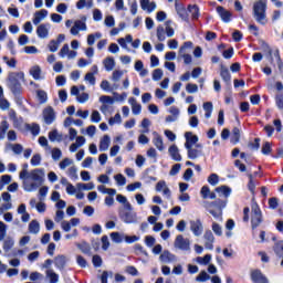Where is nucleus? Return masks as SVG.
I'll list each match as a JSON object with an SVG mask.
<instances>
[{
    "label": "nucleus",
    "instance_id": "obj_4",
    "mask_svg": "<svg viewBox=\"0 0 283 283\" xmlns=\"http://www.w3.org/2000/svg\"><path fill=\"white\" fill-rule=\"evenodd\" d=\"M224 207H227V201L220 199L212 202H206L207 211L214 218V220H218V222H222V209H224Z\"/></svg>",
    "mask_w": 283,
    "mask_h": 283
},
{
    "label": "nucleus",
    "instance_id": "obj_30",
    "mask_svg": "<svg viewBox=\"0 0 283 283\" xmlns=\"http://www.w3.org/2000/svg\"><path fill=\"white\" fill-rule=\"evenodd\" d=\"M112 144V138L109 135H104L99 142V151H107L109 149V145Z\"/></svg>",
    "mask_w": 283,
    "mask_h": 283
},
{
    "label": "nucleus",
    "instance_id": "obj_41",
    "mask_svg": "<svg viewBox=\"0 0 283 283\" xmlns=\"http://www.w3.org/2000/svg\"><path fill=\"white\" fill-rule=\"evenodd\" d=\"M49 139L51 143H61V140H63V135L59 134V130H52L49 133Z\"/></svg>",
    "mask_w": 283,
    "mask_h": 283
},
{
    "label": "nucleus",
    "instance_id": "obj_19",
    "mask_svg": "<svg viewBox=\"0 0 283 283\" xmlns=\"http://www.w3.org/2000/svg\"><path fill=\"white\" fill-rule=\"evenodd\" d=\"M168 154L176 163L182 161V156L180 155V149H178V146L171 145L168 149Z\"/></svg>",
    "mask_w": 283,
    "mask_h": 283
},
{
    "label": "nucleus",
    "instance_id": "obj_7",
    "mask_svg": "<svg viewBox=\"0 0 283 283\" xmlns=\"http://www.w3.org/2000/svg\"><path fill=\"white\" fill-rule=\"evenodd\" d=\"M99 103H102L99 111L102 114H104V116H107V114H112V112H114V108L112 107V105H114V97L102 95L99 97Z\"/></svg>",
    "mask_w": 283,
    "mask_h": 283
},
{
    "label": "nucleus",
    "instance_id": "obj_50",
    "mask_svg": "<svg viewBox=\"0 0 283 283\" xmlns=\"http://www.w3.org/2000/svg\"><path fill=\"white\" fill-rule=\"evenodd\" d=\"M231 143H232L233 145H238V143H240V128L234 127V128L232 129Z\"/></svg>",
    "mask_w": 283,
    "mask_h": 283
},
{
    "label": "nucleus",
    "instance_id": "obj_35",
    "mask_svg": "<svg viewBox=\"0 0 283 283\" xmlns=\"http://www.w3.org/2000/svg\"><path fill=\"white\" fill-rule=\"evenodd\" d=\"M41 231V224L36 220H32L29 223V232L36 235Z\"/></svg>",
    "mask_w": 283,
    "mask_h": 283
},
{
    "label": "nucleus",
    "instance_id": "obj_55",
    "mask_svg": "<svg viewBox=\"0 0 283 283\" xmlns=\"http://www.w3.org/2000/svg\"><path fill=\"white\" fill-rule=\"evenodd\" d=\"M165 34H166L165 27L158 25L157 27V39H158V41H165V39H167V36H165Z\"/></svg>",
    "mask_w": 283,
    "mask_h": 283
},
{
    "label": "nucleus",
    "instance_id": "obj_49",
    "mask_svg": "<svg viewBox=\"0 0 283 283\" xmlns=\"http://www.w3.org/2000/svg\"><path fill=\"white\" fill-rule=\"evenodd\" d=\"M84 81H85L86 85H91L92 87H94V85H96V76L93 75V73H86L84 76Z\"/></svg>",
    "mask_w": 283,
    "mask_h": 283
},
{
    "label": "nucleus",
    "instance_id": "obj_11",
    "mask_svg": "<svg viewBox=\"0 0 283 283\" xmlns=\"http://www.w3.org/2000/svg\"><path fill=\"white\" fill-rule=\"evenodd\" d=\"M252 229H258L260 224H262V210H260V207L258 205L252 206Z\"/></svg>",
    "mask_w": 283,
    "mask_h": 283
},
{
    "label": "nucleus",
    "instance_id": "obj_21",
    "mask_svg": "<svg viewBox=\"0 0 283 283\" xmlns=\"http://www.w3.org/2000/svg\"><path fill=\"white\" fill-rule=\"evenodd\" d=\"M142 10H145L148 12V14H151L154 10H156V2H150L149 0H139Z\"/></svg>",
    "mask_w": 283,
    "mask_h": 283
},
{
    "label": "nucleus",
    "instance_id": "obj_22",
    "mask_svg": "<svg viewBox=\"0 0 283 283\" xmlns=\"http://www.w3.org/2000/svg\"><path fill=\"white\" fill-rule=\"evenodd\" d=\"M142 10H145L148 12V14H151L154 10H156V2H150L149 0H139Z\"/></svg>",
    "mask_w": 283,
    "mask_h": 283
},
{
    "label": "nucleus",
    "instance_id": "obj_1",
    "mask_svg": "<svg viewBox=\"0 0 283 283\" xmlns=\"http://www.w3.org/2000/svg\"><path fill=\"white\" fill-rule=\"evenodd\" d=\"M29 165L23 164L22 170L19 174V179L22 180V187L28 193L36 191L39 187L45 182V169L35 168L31 171L28 170Z\"/></svg>",
    "mask_w": 283,
    "mask_h": 283
},
{
    "label": "nucleus",
    "instance_id": "obj_25",
    "mask_svg": "<svg viewBox=\"0 0 283 283\" xmlns=\"http://www.w3.org/2000/svg\"><path fill=\"white\" fill-rule=\"evenodd\" d=\"M220 76L222 81L226 83V85H231V72H229V69H227V66L221 65Z\"/></svg>",
    "mask_w": 283,
    "mask_h": 283
},
{
    "label": "nucleus",
    "instance_id": "obj_24",
    "mask_svg": "<svg viewBox=\"0 0 283 283\" xmlns=\"http://www.w3.org/2000/svg\"><path fill=\"white\" fill-rule=\"evenodd\" d=\"M66 264H67V256L63 254L55 256L54 265L56 269H59V271H63Z\"/></svg>",
    "mask_w": 283,
    "mask_h": 283
},
{
    "label": "nucleus",
    "instance_id": "obj_33",
    "mask_svg": "<svg viewBox=\"0 0 283 283\" xmlns=\"http://www.w3.org/2000/svg\"><path fill=\"white\" fill-rule=\"evenodd\" d=\"M103 65L106 70V72H112V70H114V67H116V61H114V57H106L103 61Z\"/></svg>",
    "mask_w": 283,
    "mask_h": 283
},
{
    "label": "nucleus",
    "instance_id": "obj_10",
    "mask_svg": "<svg viewBox=\"0 0 283 283\" xmlns=\"http://www.w3.org/2000/svg\"><path fill=\"white\" fill-rule=\"evenodd\" d=\"M155 191H157V193H163L164 198L167 200H171V189H169V186H167V181H158L156 184Z\"/></svg>",
    "mask_w": 283,
    "mask_h": 283
},
{
    "label": "nucleus",
    "instance_id": "obj_51",
    "mask_svg": "<svg viewBox=\"0 0 283 283\" xmlns=\"http://www.w3.org/2000/svg\"><path fill=\"white\" fill-rule=\"evenodd\" d=\"M165 30H166V35L171 39V36H174V34H176V31L174 30V28H171V20H167L165 22Z\"/></svg>",
    "mask_w": 283,
    "mask_h": 283
},
{
    "label": "nucleus",
    "instance_id": "obj_46",
    "mask_svg": "<svg viewBox=\"0 0 283 283\" xmlns=\"http://www.w3.org/2000/svg\"><path fill=\"white\" fill-rule=\"evenodd\" d=\"M123 123V117H120L119 113H116L114 117L108 119V125L114 127V125H120Z\"/></svg>",
    "mask_w": 283,
    "mask_h": 283
},
{
    "label": "nucleus",
    "instance_id": "obj_36",
    "mask_svg": "<svg viewBox=\"0 0 283 283\" xmlns=\"http://www.w3.org/2000/svg\"><path fill=\"white\" fill-rule=\"evenodd\" d=\"M111 240L115 242V244H120L125 241V233L112 232Z\"/></svg>",
    "mask_w": 283,
    "mask_h": 283
},
{
    "label": "nucleus",
    "instance_id": "obj_12",
    "mask_svg": "<svg viewBox=\"0 0 283 283\" xmlns=\"http://www.w3.org/2000/svg\"><path fill=\"white\" fill-rule=\"evenodd\" d=\"M42 116L45 125H52L56 120V112L52 106H48L42 111Z\"/></svg>",
    "mask_w": 283,
    "mask_h": 283
},
{
    "label": "nucleus",
    "instance_id": "obj_58",
    "mask_svg": "<svg viewBox=\"0 0 283 283\" xmlns=\"http://www.w3.org/2000/svg\"><path fill=\"white\" fill-rule=\"evenodd\" d=\"M249 184L248 189L251 193H255V181L253 180V174H248Z\"/></svg>",
    "mask_w": 283,
    "mask_h": 283
},
{
    "label": "nucleus",
    "instance_id": "obj_18",
    "mask_svg": "<svg viewBox=\"0 0 283 283\" xmlns=\"http://www.w3.org/2000/svg\"><path fill=\"white\" fill-rule=\"evenodd\" d=\"M159 260L163 264H171V262H176V254L171 253L169 250H165L160 254Z\"/></svg>",
    "mask_w": 283,
    "mask_h": 283
},
{
    "label": "nucleus",
    "instance_id": "obj_34",
    "mask_svg": "<svg viewBox=\"0 0 283 283\" xmlns=\"http://www.w3.org/2000/svg\"><path fill=\"white\" fill-rule=\"evenodd\" d=\"M103 92H114V90H118V85L114 84L113 86L109 85V81L103 80L99 85Z\"/></svg>",
    "mask_w": 283,
    "mask_h": 283
},
{
    "label": "nucleus",
    "instance_id": "obj_57",
    "mask_svg": "<svg viewBox=\"0 0 283 283\" xmlns=\"http://www.w3.org/2000/svg\"><path fill=\"white\" fill-rule=\"evenodd\" d=\"M274 252L279 258H283V241H279L274 245Z\"/></svg>",
    "mask_w": 283,
    "mask_h": 283
},
{
    "label": "nucleus",
    "instance_id": "obj_37",
    "mask_svg": "<svg viewBox=\"0 0 283 283\" xmlns=\"http://www.w3.org/2000/svg\"><path fill=\"white\" fill-rule=\"evenodd\" d=\"M8 129H10V124L8 120H2L0 123V140L6 139V134H8Z\"/></svg>",
    "mask_w": 283,
    "mask_h": 283
},
{
    "label": "nucleus",
    "instance_id": "obj_48",
    "mask_svg": "<svg viewBox=\"0 0 283 283\" xmlns=\"http://www.w3.org/2000/svg\"><path fill=\"white\" fill-rule=\"evenodd\" d=\"M27 129L31 132L32 136H39V134H41V126H39V124H28Z\"/></svg>",
    "mask_w": 283,
    "mask_h": 283
},
{
    "label": "nucleus",
    "instance_id": "obj_17",
    "mask_svg": "<svg viewBox=\"0 0 283 283\" xmlns=\"http://www.w3.org/2000/svg\"><path fill=\"white\" fill-rule=\"evenodd\" d=\"M251 280L253 283H269V279H266L260 270H254L251 272Z\"/></svg>",
    "mask_w": 283,
    "mask_h": 283
},
{
    "label": "nucleus",
    "instance_id": "obj_63",
    "mask_svg": "<svg viewBox=\"0 0 283 283\" xmlns=\"http://www.w3.org/2000/svg\"><path fill=\"white\" fill-rule=\"evenodd\" d=\"M186 92L188 94H197V92H198V84L188 83L186 85Z\"/></svg>",
    "mask_w": 283,
    "mask_h": 283
},
{
    "label": "nucleus",
    "instance_id": "obj_56",
    "mask_svg": "<svg viewBox=\"0 0 283 283\" xmlns=\"http://www.w3.org/2000/svg\"><path fill=\"white\" fill-rule=\"evenodd\" d=\"M10 147H11L13 154H15V156H20V154H23V145L11 144Z\"/></svg>",
    "mask_w": 283,
    "mask_h": 283
},
{
    "label": "nucleus",
    "instance_id": "obj_15",
    "mask_svg": "<svg viewBox=\"0 0 283 283\" xmlns=\"http://www.w3.org/2000/svg\"><path fill=\"white\" fill-rule=\"evenodd\" d=\"M203 240H206L205 248L208 251H213V242H216V237H213V232H211V230H207L205 232Z\"/></svg>",
    "mask_w": 283,
    "mask_h": 283
},
{
    "label": "nucleus",
    "instance_id": "obj_28",
    "mask_svg": "<svg viewBox=\"0 0 283 283\" xmlns=\"http://www.w3.org/2000/svg\"><path fill=\"white\" fill-rule=\"evenodd\" d=\"M175 8L178 17H180L182 21H189V11H187V9H185L181 4H176Z\"/></svg>",
    "mask_w": 283,
    "mask_h": 283
},
{
    "label": "nucleus",
    "instance_id": "obj_43",
    "mask_svg": "<svg viewBox=\"0 0 283 283\" xmlns=\"http://www.w3.org/2000/svg\"><path fill=\"white\" fill-rule=\"evenodd\" d=\"M36 98L41 105H44V103H48V92H45L43 90H38Z\"/></svg>",
    "mask_w": 283,
    "mask_h": 283
},
{
    "label": "nucleus",
    "instance_id": "obj_47",
    "mask_svg": "<svg viewBox=\"0 0 283 283\" xmlns=\"http://www.w3.org/2000/svg\"><path fill=\"white\" fill-rule=\"evenodd\" d=\"M188 12L191 14L192 19H198L200 15V9H198V6L196 4H189Z\"/></svg>",
    "mask_w": 283,
    "mask_h": 283
},
{
    "label": "nucleus",
    "instance_id": "obj_39",
    "mask_svg": "<svg viewBox=\"0 0 283 283\" xmlns=\"http://www.w3.org/2000/svg\"><path fill=\"white\" fill-rule=\"evenodd\" d=\"M12 247H14V239H12L11 237H7L3 241V251L8 253L12 250Z\"/></svg>",
    "mask_w": 283,
    "mask_h": 283
},
{
    "label": "nucleus",
    "instance_id": "obj_59",
    "mask_svg": "<svg viewBox=\"0 0 283 283\" xmlns=\"http://www.w3.org/2000/svg\"><path fill=\"white\" fill-rule=\"evenodd\" d=\"M208 182L209 185H211L212 187H216V185H218V182H220V177L218 176V174H211L208 177Z\"/></svg>",
    "mask_w": 283,
    "mask_h": 283
},
{
    "label": "nucleus",
    "instance_id": "obj_44",
    "mask_svg": "<svg viewBox=\"0 0 283 283\" xmlns=\"http://www.w3.org/2000/svg\"><path fill=\"white\" fill-rule=\"evenodd\" d=\"M216 192L220 193V196H224V198H229V196H231V188L227 186L217 187Z\"/></svg>",
    "mask_w": 283,
    "mask_h": 283
},
{
    "label": "nucleus",
    "instance_id": "obj_5",
    "mask_svg": "<svg viewBox=\"0 0 283 283\" xmlns=\"http://www.w3.org/2000/svg\"><path fill=\"white\" fill-rule=\"evenodd\" d=\"M174 247L177 251H184L185 253H191V240L185 238L182 234H178L174 241Z\"/></svg>",
    "mask_w": 283,
    "mask_h": 283
},
{
    "label": "nucleus",
    "instance_id": "obj_32",
    "mask_svg": "<svg viewBox=\"0 0 283 283\" xmlns=\"http://www.w3.org/2000/svg\"><path fill=\"white\" fill-rule=\"evenodd\" d=\"M188 151V158L190 160H196V158H200V156H202V150L198 149V148H193V146L186 148Z\"/></svg>",
    "mask_w": 283,
    "mask_h": 283
},
{
    "label": "nucleus",
    "instance_id": "obj_20",
    "mask_svg": "<svg viewBox=\"0 0 283 283\" xmlns=\"http://www.w3.org/2000/svg\"><path fill=\"white\" fill-rule=\"evenodd\" d=\"M217 13L219 14L223 23H231V13L223 7H217Z\"/></svg>",
    "mask_w": 283,
    "mask_h": 283
},
{
    "label": "nucleus",
    "instance_id": "obj_3",
    "mask_svg": "<svg viewBox=\"0 0 283 283\" xmlns=\"http://www.w3.org/2000/svg\"><path fill=\"white\" fill-rule=\"evenodd\" d=\"M253 18L260 25H266L269 19L266 18V0H259L254 2L252 8Z\"/></svg>",
    "mask_w": 283,
    "mask_h": 283
},
{
    "label": "nucleus",
    "instance_id": "obj_16",
    "mask_svg": "<svg viewBox=\"0 0 283 283\" xmlns=\"http://www.w3.org/2000/svg\"><path fill=\"white\" fill-rule=\"evenodd\" d=\"M50 23H42L36 28V35L39 39H48L50 36Z\"/></svg>",
    "mask_w": 283,
    "mask_h": 283
},
{
    "label": "nucleus",
    "instance_id": "obj_45",
    "mask_svg": "<svg viewBox=\"0 0 283 283\" xmlns=\"http://www.w3.org/2000/svg\"><path fill=\"white\" fill-rule=\"evenodd\" d=\"M66 175L71 180H76L78 178V169L76 166H72L67 169Z\"/></svg>",
    "mask_w": 283,
    "mask_h": 283
},
{
    "label": "nucleus",
    "instance_id": "obj_23",
    "mask_svg": "<svg viewBox=\"0 0 283 283\" xmlns=\"http://www.w3.org/2000/svg\"><path fill=\"white\" fill-rule=\"evenodd\" d=\"M153 144L156 146L158 151H165V143L163 142V137L156 132L153 133Z\"/></svg>",
    "mask_w": 283,
    "mask_h": 283
},
{
    "label": "nucleus",
    "instance_id": "obj_9",
    "mask_svg": "<svg viewBox=\"0 0 283 283\" xmlns=\"http://www.w3.org/2000/svg\"><path fill=\"white\" fill-rule=\"evenodd\" d=\"M189 227L195 238H200V235L205 233V226L202 224V220L200 219L190 220Z\"/></svg>",
    "mask_w": 283,
    "mask_h": 283
},
{
    "label": "nucleus",
    "instance_id": "obj_8",
    "mask_svg": "<svg viewBox=\"0 0 283 283\" xmlns=\"http://www.w3.org/2000/svg\"><path fill=\"white\" fill-rule=\"evenodd\" d=\"M87 17L82 15L80 20H75L70 32L73 36H78V32H87Z\"/></svg>",
    "mask_w": 283,
    "mask_h": 283
},
{
    "label": "nucleus",
    "instance_id": "obj_53",
    "mask_svg": "<svg viewBox=\"0 0 283 283\" xmlns=\"http://www.w3.org/2000/svg\"><path fill=\"white\" fill-rule=\"evenodd\" d=\"M197 262L198 264H202L203 266H207V264L211 262V254H206L205 256H198Z\"/></svg>",
    "mask_w": 283,
    "mask_h": 283
},
{
    "label": "nucleus",
    "instance_id": "obj_29",
    "mask_svg": "<svg viewBox=\"0 0 283 283\" xmlns=\"http://www.w3.org/2000/svg\"><path fill=\"white\" fill-rule=\"evenodd\" d=\"M29 74L30 76H32V78H34V81H41V78H43V76H41L42 71H41V66L39 65H34L29 70Z\"/></svg>",
    "mask_w": 283,
    "mask_h": 283
},
{
    "label": "nucleus",
    "instance_id": "obj_60",
    "mask_svg": "<svg viewBox=\"0 0 283 283\" xmlns=\"http://www.w3.org/2000/svg\"><path fill=\"white\" fill-rule=\"evenodd\" d=\"M74 161L70 158H64L62 161H60L59 167L60 169H62V171H64V169H67V167H70V165H72Z\"/></svg>",
    "mask_w": 283,
    "mask_h": 283
},
{
    "label": "nucleus",
    "instance_id": "obj_27",
    "mask_svg": "<svg viewBox=\"0 0 283 283\" xmlns=\"http://www.w3.org/2000/svg\"><path fill=\"white\" fill-rule=\"evenodd\" d=\"M201 198H203V200L210 199V200H216V192H211V189L209 188V186H203L201 188Z\"/></svg>",
    "mask_w": 283,
    "mask_h": 283
},
{
    "label": "nucleus",
    "instance_id": "obj_61",
    "mask_svg": "<svg viewBox=\"0 0 283 283\" xmlns=\"http://www.w3.org/2000/svg\"><path fill=\"white\" fill-rule=\"evenodd\" d=\"M41 154H34L31 158V165L32 167H39L41 165Z\"/></svg>",
    "mask_w": 283,
    "mask_h": 283
},
{
    "label": "nucleus",
    "instance_id": "obj_42",
    "mask_svg": "<svg viewBox=\"0 0 283 283\" xmlns=\"http://www.w3.org/2000/svg\"><path fill=\"white\" fill-rule=\"evenodd\" d=\"M46 277L49 279L50 283H59V274H56V272H54V270L49 269L46 270Z\"/></svg>",
    "mask_w": 283,
    "mask_h": 283
},
{
    "label": "nucleus",
    "instance_id": "obj_54",
    "mask_svg": "<svg viewBox=\"0 0 283 283\" xmlns=\"http://www.w3.org/2000/svg\"><path fill=\"white\" fill-rule=\"evenodd\" d=\"M51 156L53 160L59 161L61 160V157L63 156V151L60 148H53L51 150Z\"/></svg>",
    "mask_w": 283,
    "mask_h": 283
},
{
    "label": "nucleus",
    "instance_id": "obj_6",
    "mask_svg": "<svg viewBox=\"0 0 283 283\" xmlns=\"http://www.w3.org/2000/svg\"><path fill=\"white\" fill-rule=\"evenodd\" d=\"M119 218L125 224H138V213L134 210H119Z\"/></svg>",
    "mask_w": 283,
    "mask_h": 283
},
{
    "label": "nucleus",
    "instance_id": "obj_31",
    "mask_svg": "<svg viewBox=\"0 0 283 283\" xmlns=\"http://www.w3.org/2000/svg\"><path fill=\"white\" fill-rule=\"evenodd\" d=\"M116 200L120 205H124V209L126 211H133L134 210V207L132 206V203H129V201L127 200V197H125L123 195H117Z\"/></svg>",
    "mask_w": 283,
    "mask_h": 283
},
{
    "label": "nucleus",
    "instance_id": "obj_64",
    "mask_svg": "<svg viewBox=\"0 0 283 283\" xmlns=\"http://www.w3.org/2000/svg\"><path fill=\"white\" fill-rule=\"evenodd\" d=\"M275 103L279 109H283V94L276 95Z\"/></svg>",
    "mask_w": 283,
    "mask_h": 283
},
{
    "label": "nucleus",
    "instance_id": "obj_26",
    "mask_svg": "<svg viewBox=\"0 0 283 283\" xmlns=\"http://www.w3.org/2000/svg\"><path fill=\"white\" fill-rule=\"evenodd\" d=\"M46 17H48V10L42 9L40 11H36L33 17V24L39 25V23H41V21L45 20Z\"/></svg>",
    "mask_w": 283,
    "mask_h": 283
},
{
    "label": "nucleus",
    "instance_id": "obj_62",
    "mask_svg": "<svg viewBox=\"0 0 283 283\" xmlns=\"http://www.w3.org/2000/svg\"><path fill=\"white\" fill-rule=\"evenodd\" d=\"M207 280H211V276L205 271H201L196 277V282H207Z\"/></svg>",
    "mask_w": 283,
    "mask_h": 283
},
{
    "label": "nucleus",
    "instance_id": "obj_14",
    "mask_svg": "<svg viewBox=\"0 0 283 283\" xmlns=\"http://www.w3.org/2000/svg\"><path fill=\"white\" fill-rule=\"evenodd\" d=\"M77 54L78 53L76 51H70L69 44H64L59 52V56L61 59H65V56H67L69 60L76 59Z\"/></svg>",
    "mask_w": 283,
    "mask_h": 283
},
{
    "label": "nucleus",
    "instance_id": "obj_2",
    "mask_svg": "<svg viewBox=\"0 0 283 283\" xmlns=\"http://www.w3.org/2000/svg\"><path fill=\"white\" fill-rule=\"evenodd\" d=\"M21 81H25V73L23 72L9 73L7 85L10 92L14 96H19V94H21V91H22Z\"/></svg>",
    "mask_w": 283,
    "mask_h": 283
},
{
    "label": "nucleus",
    "instance_id": "obj_13",
    "mask_svg": "<svg viewBox=\"0 0 283 283\" xmlns=\"http://www.w3.org/2000/svg\"><path fill=\"white\" fill-rule=\"evenodd\" d=\"M186 137V143H185V148L189 149V147H193V145H196V147H202L200 144H198V136L193 135L192 133H186L185 134Z\"/></svg>",
    "mask_w": 283,
    "mask_h": 283
},
{
    "label": "nucleus",
    "instance_id": "obj_40",
    "mask_svg": "<svg viewBox=\"0 0 283 283\" xmlns=\"http://www.w3.org/2000/svg\"><path fill=\"white\" fill-rule=\"evenodd\" d=\"M77 249L85 255H92V247L87 242L77 243Z\"/></svg>",
    "mask_w": 283,
    "mask_h": 283
},
{
    "label": "nucleus",
    "instance_id": "obj_52",
    "mask_svg": "<svg viewBox=\"0 0 283 283\" xmlns=\"http://www.w3.org/2000/svg\"><path fill=\"white\" fill-rule=\"evenodd\" d=\"M114 180L117 182L118 187H125V185H127V179L122 174L115 175Z\"/></svg>",
    "mask_w": 283,
    "mask_h": 283
},
{
    "label": "nucleus",
    "instance_id": "obj_38",
    "mask_svg": "<svg viewBox=\"0 0 283 283\" xmlns=\"http://www.w3.org/2000/svg\"><path fill=\"white\" fill-rule=\"evenodd\" d=\"M76 188L78 189V191H92L96 188V186L94 185V182H88V184L78 182L76 184Z\"/></svg>",
    "mask_w": 283,
    "mask_h": 283
}]
</instances>
